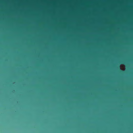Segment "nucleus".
Segmentation results:
<instances>
[{"label": "nucleus", "mask_w": 133, "mask_h": 133, "mask_svg": "<svg viewBox=\"0 0 133 133\" xmlns=\"http://www.w3.org/2000/svg\"><path fill=\"white\" fill-rule=\"evenodd\" d=\"M118 68L119 69H120V66H119L118 67Z\"/></svg>", "instance_id": "1"}]
</instances>
